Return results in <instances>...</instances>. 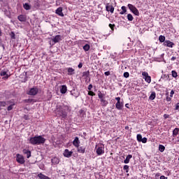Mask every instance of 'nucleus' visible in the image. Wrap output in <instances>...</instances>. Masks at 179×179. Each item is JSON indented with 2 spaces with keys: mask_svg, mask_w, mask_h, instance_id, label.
Segmentation results:
<instances>
[{
  "mask_svg": "<svg viewBox=\"0 0 179 179\" xmlns=\"http://www.w3.org/2000/svg\"><path fill=\"white\" fill-rule=\"evenodd\" d=\"M69 110V106L64 103L57 104L55 108V115L57 117H61V119L66 120L68 117V111Z\"/></svg>",
  "mask_w": 179,
  "mask_h": 179,
  "instance_id": "nucleus-1",
  "label": "nucleus"
},
{
  "mask_svg": "<svg viewBox=\"0 0 179 179\" xmlns=\"http://www.w3.org/2000/svg\"><path fill=\"white\" fill-rule=\"evenodd\" d=\"M45 141V138L42 136H34V137H30L29 139V143L33 145L44 144Z\"/></svg>",
  "mask_w": 179,
  "mask_h": 179,
  "instance_id": "nucleus-2",
  "label": "nucleus"
},
{
  "mask_svg": "<svg viewBox=\"0 0 179 179\" xmlns=\"http://www.w3.org/2000/svg\"><path fill=\"white\" fill-rule=\"evenodd\" d=\"M129 9L130 10V11L136 16H139L140 15V12L138 10V8L134 6L131 3H128L127 5Z\"/></svg>",
  "mask_w": 179,
  "mask_h": 179,
  "instance_id": "nucleus-3",
  "label": "nucleus"
},
{
  "mask_svg": "<svg viewBox=\"0 0 179 179\" xmlns=\"http://www.w3.org/2000/svg\"><path fill=\"white\" fill-rule=\"evenodd\" d=\"M106 10L111 14L114 13L115 7L113 6V3L110 2L106 4Z\"/></svg>",
  "mask_w": 179,
  "mask_h": 179,
  "instance_id": "nucleus-4",
  "label": "nucleus"
},
{
  "mask_svg": "<svg viewBox=\"0 0 179 179\" xmlns=\"http://www.w3.org/2000/svg\"><path fill=\"white\" fill-rule=\"evenodd\" d=\"M38 93V88L36 86H34L29 89L27 94L29 96H36Z\"/></svg>",
  "mask_w": 179,
  "mask_h": 179,
  "instance_id": "nucleus-5",
  "label": "nucleus"
},
{
  "mask_svg": "<svg viewBox=\"0 0 179 179\" xmlns=\"http://www.w3.org/2000/svg\"><path fill=\"white\" fill-rule=\"evenodd\" d=\"M16 162L19 164H24L25 163V159L23 155H21V154H16Z\"/></svg>",
  "mask_w": 179,
  "mask_h": 179,
  "instance_id": "nucleus-6",
  "label": "nucleus"
},
{
  "mask_svg": "<svg viewBox=\"0 0 179 179\" xmlns=\"http://www.w3.org/2000/svg\"><path fill=\"white\" fill-rule=\"evenodd\" d=\"M96 153L98 156H101L103 154L105 153V147L104 145H101L100 147H98L96 150Z\"/></svg>",
  "mask_w": 179,
  "mask_h": 179,
  "instance_id": "nucleus-7",
  "label": "nucleus"
},
{
  "mask_svg": "<svg viewBox=\"0 0 179 179\" xmlns=\"http://www.w3.org/2000/svg\"><path fill=\"white\" fill-rule=\"evenodd\" d=\"M51 41L53 43L52 45H54L62 41V36L61 35H56L54 38L51 39Z\"/></svg>",
  "mask_w": 179,
  "mask_h": 179,
  "instance_id": "nucleus-8",
  "label": "nucleus"
},
{
  "mask_svg": "<svg viewBox=\"0 0 179 179\" xmlns=\"http://www.w3.org/2000/svg\"><path fill=\"white\" fill-rule=\"evenodd\" d=\"M164 46H166L168 48H173L175 45V43L170 40H166L165 42L163 43Z\"/></svg>",
  "mask_w": 179,
  "mask_h": 179,
  "instance_id": "nucleus-9",
  "label": "nucleus"
},
{
  "mask_svg": "<svg viewBox=\"0 0 179 179\" xmlns=\"http://www.w3.org/2000/svg\"><path fill=\"white\" fill-rule=\"evenodd\" d=\"M55 14H57V15H59L62 17H64V14L63 13V8L62 7H58L55 10Z\"/></svg>",
  "mask_w": 179,
  "mask_h": 179,
  "instance_id": "nucleus-10",
  "label": "nucleus"
},
{
  "mask_svg": "<svg viewBox=\"0 0 179 179\" xmlns=\"http://www.w3.org/2000/svg\"><path fill=\"white\" fill-rule=\"evenodd\" d=\"M73 151H69V150L66 149L63 152V156L66 158H70L73 155Z\"/></svg>",
  "mask_w": 179,
  "mask_h": 179,
  "instance_id": "nucleus-11",
  "label": "nucleus"
},
{
  "mask_svg": "<svg viewBox=\"0 0 179 179\" xmlns=\"http://www.w3.org/2000/svg\"><path fill=\"white\" fill-rule=\"evenodd\" d=\"M72 144L75 148H79L80 144L79 137H75L74 140L72 141Z\"/></svg>",
  "mask_w": 179,
  "mask_h": 179,
  "instance_id": "nucleus-12",
  "label": "nucleus"
},
{
  "mask_svg": "<svg viewBox=\"0 0 179 179\" xmlns=\"http://www.w3.org/2000/svg\"><path fill=\"white\" fill-rule=\"evenodd\" d=\"M77 148V152L78 153H81V154H85V151H86V147L85 145H81L80 147V145H78V147H76Z\"/></svg>",
  "mask_w": 179,
  "mask_h": 179,
  "instance_id": "nucleus-13",
  "label": "nucleus"
},
{
  "mask_svg": "<svg viewBox=\"0 0 179 179\" xmlns=\"http://www.w3.org/2000/svg\"><path fill=\"white\" fill-rule=\"evenodd\" d=\"M70 93H71V95L75 98H78L80 96V92L76 89L71 90Z\"/></svg>",
  "mask_w": 179,
  "mask_h": 179,
  "instance_id": "nucleus-14",
  "label": "nucleus"
},
{
  "mask_svg": "<svg viewBox=\"0 0 179 179\" xmlns=\"http://www.w3.org/2000/svg\"><path fill=\"white\" fill-rule=\"evenodd\" d=\"M17 20L21 22H25L27 21V15H19L17 16Z\"/></svg>",
  "mask_w": 179,
  "mask_h": 179,
  "instance_id": "nucleus-15",
  "label": "nucleus"
},
{
  "mask_svg": "<svg viewBox=\"0 0 179 179\" xmlns=\"http://www.w3.org/2000/svg\"><path fill=\"white\" fill-rule=\"evenodd\" d=\"M51 163L52 165H57L60 163V159L59 158H57V157H54L53 158L51 159Z\"/></svg>",
  "mask_w": 179,
  "mask_h": 179,
  "instance_id": "nucleus-16",
  "label": "nucleus"
},
{
  "mask_svg": "<svg viewBox=\"0 0 179 179\" xmlns=\"http://www.w3.org/2000/svg\"><path fill=\"white\" fill-rule=\"evenodd\" d=\"M78 116L82 119H84L86 117L87 115H86V112H85L84 109H80V110L78 112Z\"/></svg>",
  "mask_w": 179,
  "mask_h": 179,
  "instance_id": "nucleus-17",
  "label": "nucleus"
},
{
  "mask_svg": "<svg viewBox=\"0 0 179 179\" xmlns=\"http://www.w3.org/2000/svg\"><path fill=\"white\" fill-rule=\"evenodd\" d=\"M124 107V103L123 102H116L115 103V108L118 110H122Z\"/></svg>",
  "mask_w": 179,
  "mask_h": 179,
  "instance_id": "nucleus-18",
  "label": "nucleus"
},
{
  "mask_svg": "<svg viewBox=\"0 0 179 179\" xmlns=\"http://www.w3.org/2000/svg\"><path fill=\"white\" fill-rule=\"evenodd\" d=\"M67 92V86L66 85H62L60 88V93L64 94Z\"/></svg>",
  "mask_w": 179,
  "mask_h": 179,
  "instance_id": "nucleus-19",
  "label": "nucleus"
},
{
  "mask_svg": "<svg viewBox=\"0 0 179 179\" xmlns=\"http://www.w3.org/2000/svg\"><path fill=\"white\" fill-rule=\"evenodd\" d=\"M0 76L3 77V78L7 80L9 78V75L7 73L6 71H1L0 72Z\"/></svg>",
  "mask_w": 179,
  "mask_h": 179,
  "instance_id": "nucleus-20",
  "label": "nucleus"
},
{
  "mask_svg": "<svg viewBox=\"0 0 179 179\" xmlns=\"http://www.w3.org/2000/svg\"><path fill=\"white\" fill-rule=\"evenodd\" d=\"M67 72H68V75L69 76H73L75 74V69L72 67H68L66 69Z\"/></svg>",
  "mask_w": 179,
  "mask_h": 179,
  "instance_id": "nucleus-21",
  "label": "nucleus"
},
{
  "mask_svg": "<svg viewBox=\"0 0 179 179\" xmlns=\"http://www.w3.org/2000/svg\"><path fill=\"white\" fill-rule=\"evenodd\" d=\"M22 152L24 155H26L27 159L30 158L31 156V152L29 150H23Z\"/></svg>",
  "mask_w": 179,
  "mask_h": 179,
  "instance_id": "nucleus-22",
  "label": "nucleus"
},
{
  "mask_svg": "<svg viewBox=\"0 0 179 179\" xmlns=\"http://www.w3.org/2000/svg\"><path fill=\"white\" fill-rule=\"evenodd\" d=\"M100 102L103 107H106L108 104V101L105 99V98L100 99Z\"/></svg>",
  "mask_w": 179,
  "mask_h": 179,
  "instance_id": "nucleus-23",
  "label": "nucleus"
},
{
  "mask_svg": "<svg viewBox=\"0 0 179 179\" xmlns=\"http://www.w3.org/2000/svg\"><path fill=\"white\" fill-rule=\"evenodd\" d=\"M133 155H131V154H129V155L127 157H126V159L124 160V163L125 164H127L129 163L130 159H132Z\"/></svg>",
  "mask_w": 179,
  "mask_h": 179,
  "instance_id": "nucleus-24",
  "label": "nucleus"
},
{
  "mask_svg": "<svg viewBox=\"0 0 179 179\" xmlns=\"http://www.w3.org/2000/svg\"><path fill=\"white\" fill-rule=\"evenodd\" d=\"M23 8L26 10H29L31 9V6L29 5L28 3H23Z\"/></svg>",
  "mask_w": 179,
  "mask_h": 179,
  "instance_id": "nucleus-25",
  "label": "nucleus"
},
{
  "mask_svg": "<svg viewBox=\"0 0 179 179\" xmlns=\"http://www.w3.org/2000/svg\"><path fill=\"white\" fill-rule=\"evenodd\" d=\"M105 96L104 93H102L100 90L98 91V97L100 100L104 99Z\"/></svg>",
  "mask_w": 179,
  "mask_h": 179,
  "instance_id": "nucleus-26",
  "label": "nucleus"
},
{
  "mask_svg": "<svg viewBox=\"0 0 179 179\" xmlns=\"http://www.w3.org/2000/svg\"><path fill=\"white\" fill-rule=\"evenodd\" d=\"M156 98V92H152L150 96H149V99L151 101L155 100Z\"/></svg>",
  "mask_w": 179,
  "mask_h": 179,
  "instance_id": "nucleus-27",
  "label": "nucleus"
},
{
  "mask_svg": "<svg viewBox=\"0 0 179 179\" xmlns=\"http://www.w3.org/2000/svg\"><path fill=\"white\" fill-rule=\"evenodd\" d=\"M178 134H179V128L176 127V129L173 130V136L176 137L178 135Z\"/></svg>",
  "mask_w": 179,
  "mask_h": 179,
  "instance_id": "nucleus-28",
  "label": "nucleus"
},
{
  "mask_svg": "<svg viewBox=\"0 0 179 179\" xmlns=\"http://www.w3.org/2000/svg\"><path fill=\"white\" fill-rule=\"evenodd\" d=\"M122 11L120 12V15H124L127 13V7L125 6H122L121 7Z\"/></svg>",
  "mask_w": 179,
  "mask_h": 179,
  "instance_id": "nucleus-29",
  "label": "nucleus"
},
{
  "mask_svg": "<svg viewBox=\"0 0 179 179\" xmlns=\"http://www.w3.org/2000/svg\"><path fill=\"white\" fill-rule=\"evenodd\" d=\"M83 49L85 52H87L90 50V44H85L83 45Z\"/></svg>",
  "mask_w": 179,
  "mask_h": 179,
  "instance_id": "nucleus-30",
  "label": "nucleus"
},
{
  "mask_svg": "<svg viewBox=\"0 0 179 179\" xmlns=\"http://www.w3.org/2000/svg\"><path fill=\"white\" fill-rule=\"evenodd\" d=\"M165 40H166L165 36L160 35V36H159V41L160 43H164V42H165Z\"/></svg>",
  "mask_w": 179,
  "mask_h": 179,
  "instance_id": "nucleus-31",
  "label": "nucleus"
},
{
  "mask_svg": "<svg viewBox=\"0 0 179 179\" xmlns=\"http://www.w3.org/2000/svg\"><path fill=\"white\" fill-rule=\"evenodd\" d=\"M38 177L40 179H50V178H48V176H45V175H43V173H38Z\"/></svg>",
  "mask_w": 179,
  "mask_h": 179,
  "instance_id": "nucleus-32",
  "label": "nucleus"
},
{
  "mask_svg": "<svg viewBox=\"0 0 179 179\" xmlns=\"http://www.w3.org/2000/svg\"><path fill=\"white\" fill-rule=\"evenodd\" d=\"M166 149V147H164L162 144H159V151L161 152H164Z\"/></svg>",
  "mask_w": 179,
  "mask_h": 179,
  "instance_id": "nucleus-33",
  "label": "nucleus"
},
{
  "mask_svg": "<svg viewBox=\"0 0 179 179\" xmlns=\"http://www.w3.org/2000/svg\"><path fill=\"white\" fill-rule=\"evenodd\" d=\"M145 81L148 83H150L152 81V78L150 76H148L145 78Z\"/></svg>",
  "mask_w": 179,
  "mask_h": 179,
  "instance_id": "nucleus-34",
  "label": "nucleus"
},
{
  "mask_svg": "<svg viewBox=\"0 0 179 179\" xmlns=\"http://www.w3.org/2000/svg\"><path fill=\"white\" fill-rule=\"evenodd\" d=\"M127 17L129 21L131 22L134 20V17L131 13L127 14Z\"/></svg>",
  "mask_w": 179,
  "mask_h": 179,
  "instance_id": "nucleus-35",
  "label": "nucleus"
},
{
  "mask_svg": "<svg viewBox=\"0 0 179 179\" xmlns=\"http://www.w3.org/2000/svg\"><path fill=\"white\" fill-rule=\"evenodd\" d=\"M109 28L111 29L112 31H115V24H111L110 23L108 24Z\"/></svg>",
  "mask_w": 179,
  "mask_h": 179,
  "instance_id": "nucleus-36",
  "label": "nucleus"
},
{
  "mask_svg": "<svg viewBox=\"0 0 179 179\" xmlns=\"http://www.w3.org/2000/svg\"><path fill=\"white\" fill-rule=\"evenodd\" d=\"M10 37L11 39H13V40H15V39H16L15 34L14 31L10 32Z\"/></svg>",
  "mask_w": 179,
  "mask_h": 179,
  "instance_id": "nucleus-37",
  "label": "nucleus"
},
{
  "mask_svg": "<svg viewBox=\"0 0 179 179\" xmlns=\"http://www.w3.org/2000/svg\"><path fill=\"white\" fill-rule=\"evenodd\" d=\"M172 77L176 78L178 77V73L176 71H171Z\"/></svg>",
  "mask_w": 179,
  "mask_h": 179,
  "instance_id": "nucleus-38",
  "label": "nucleus"
},
{
  "mask_svg": "<svg viewBox=\"0 0 179 179\" xmlns=\"http://www.w3.org/2000/svg\"><path fill=\"white\" fill-rule=\"evenodd\" d=\"M143 139V136H142V134H137L136 136V140L138 142H141Z\"/></svg>",
  "mask_w": 179,
  "mask_h": 179,
  "instance_id": "nucleus-39",
  "label": "nucleus"
},
{
  "mask_svg": "<svg viewBox=\"0 0 179 179\" xmlns=\"http://www.w3.org/2000/svg\"><path fill=\"white\" fill-rule=\"evenodd\" d=\"M87 94L89 96H96V93L92 90H89L88 92H87Z\"/></svg>",
  "mask_w": 179,
  "mask_h": 179,
  "instance_id": "nucleus-40",
  "label": "nucleus"
},
{
  "mask_svg": "<svg viewBox=\"0 0 179 179\" xmlns=\"http://www.w3.org/2000/svg\"><path fill=\"white\" fill-rule=\"evenodd\" d=\"M7 105V102L5 101H0V107H5Z\"/></svg>",
  "mask_w": 179,
  "mask_h": 179,
  "instance_id": "nucleus-41",
  "label": "nucleus"
},
{
  "mask_svg": "<svg viewBox=\"0 0 179 179\" xmlns=\"http://www.w3.org/2000/svg\"><path fill=\"white\" fill-rule=\"evenodd\" d=\"M90 71H84L83 72V76H86L87 78L89 77L90 76Z\"/></svg>",
  "mask_w": 179,
  "mask_h": 179,
  "instance_id": "nucleus-42",
  "label": "nucleus"
},
{
  "mask_svg": "<svg viewBox=\"0 0 179 179\" xmlns=\"http://www.w3.org/2000/svg\"><path fill=\"white\" fill-rule=\"evenodd\" d=\"M123 170L126 171V173H129V165H124Z\"/></svg>",
  "mask_w": 179,
  "mask_h": 179,
  "instance_id": "nucleus-43",
  "label": "nucleus"
},
{
  "mask_svg": "<svg viewBox=\"0 0 179 179\" xmlns=\"http://www.w3.org/2000/svg\"><path fill=\"white\" fill-rule=\"evenodd\" d=\"M129 76H130V74H129V73L128 71H126V72H124V73H123V76H124V78H129Z\"/></svg>",
  "mask_w": 179,
  "mask_h": 179,
  "instance_id": "nucleus-44",
  "label": "nucleus"
},
{
  "mask_svg": "<svg viewBox=\"0 0 179 179\" xmlns=\"http://www.w3.org/2000/svg\"><path fill=\"white\" fill-rule=\"evenodd\" d=\"M34 101L33 99H24V103H32Z\"/></svg>",
  "mask_w": 179,
  "mask_h": 179,
  "instance_id": "nucleus-45",
  "label": "nucleus"
},
{
  "mask_svg": "<svg viewBox=\"0 0 179 179\" xmlns=\"http://www.w3.org/2000/svg\"><path fill=\"white\" fill-rule=\"evenodd\" d=\"M141 142H142L143 143H147V142H148L147 137H143Z\"/></svg>",
  "mask_w": 179,
  "mask_h": 179,
  "instance_id": "nucleus-46",
  "label": "nucleus"
},
{
  "mask_svg": "<svg viewBox=\"0 0 179 179\" xmlns=\"http://www.w3.org/2000/svg\"><path fill=\"white\" fill-rule=\"evenodd\" d=\"M142 76H143V77H145V78L146 77H148V76H149V74H148V72L143 71V72H142Z\"/></svg>",
  "mask_w": 179,
  "mask_h": 179,
  "instance_id": "nucleus-47",
  "label": "nucleus"
},
{
  "mask_svg": "<svg viewBox=\"0 0 179 179\" xmlns=\"http://www.w3.org/2000/svg\"><path fill=\"white\" fill-rule=\"evenodd\" d=\"M13 106H14V104H11V105L8 106V108H7V110H8V111L12 110L13 108Z\"/></svg>",
  "mask_w": 179,
  "mask_h": 179,
  "instance_id": "nucleus-48",
  "label": "nucleus"
},
{
  "mask_svg": "<svg viewBox=\"0 0 179 179\" xmlns=\"http://www.w3.org/2000/svg\"><path fill=\"white\" fill-rule=\"evenodd\" d=\"M92 88H93V85H92V84H90V85H88V87H87V90H88L89 91H91V90H92Z\"/></svg>",
  "mask_w": 179,
  "mask_h": 179,
  "instance_id": "nucleus-49",
  "label": "nucleus"
},
{
  "mask_svg": "<svg viewBox=\"0 0 179 179\" xmlns=\"http://www.w3.org/2000/svg\"><path fill=\"white\" fill-rule=\"evenodd\" d=\"M23 119L25 120H29V116L28 115H24Z\"/></svg>",
  "mask_w": 179,
  "mask_h": 179,
  "instance_id": "nucleus-50",
  "label": "nucleus"
},
{
  "mask_svg": "<svg viewBox=\"0 0 179 179\" xmlns=\"http://www.w3.org/2000/svg\"><path fill=\"white\" fill-rule=\"evenodd\" d=\"M174 94H175V91L173 90H171L170 92V97L172 98Z\"/></svg>",
  "mask_w": 179,
  "mask_h": 179,
  "instance_id": "nucleus-51",
  "label": "nucleus"
},
{
  "mask_svg": "<svg viewBox=\"0 0 179 179\" xmlns=\"http://www.w3.org/2000/svg\"><path fill=\"white\" fill-rule=\"evenodd\" d=\"M171 99H172L171 96H166V101L170 102L171 101Z\"/></svg>",
  "mask_w": 179,
  "mask_h": 179,
  "instance_id": "nucleus-52",
  "label": "nucleus"
},
{
  "mask_svg": "<svg viewBox=\"0 0 179 179\" xmlns=\"http://www.w3.org/2000/svg\"><path fill=\"white\" fill-rule=\"evenodd\" d=\"M170 117V115H166V113H164V115H163V117L166 120L168 118H169Z\"/></svg>",
  "mask_w": 179,
  "mask_h": 179,
  "instance_id": "nucleus-53",
  "label": "nucleus"
},
{
  "mask_svg": "<svg viewBox=\"0 0 179 179\" xmlns=\"http://www.w3.org/2000/svg\"><path fill=\"white\" fill-rule=\"evenodd\" d=\"M104 75L106 76H109L110 75V71H105L104 72Z\"/></svg>",
  "mask_w": 179,
  "mask_h": 179,
  "instance_id": "nucleus-54",
  "label": "nucleus"
},
{
  "mask_svg": "<svg viewBox=\"0 0 179 179\" xmlns=\"http://www.w3.org/2000/svg\"><path fill=\"white\" fill-rule=\"evenodd\" d=\"M83 66V64L82 62H80L78 65V69H82Z\"/></svg>",
  "mask_w": 179,
  "mask_h": 179,
  "instance_id": "nucleus-55",
  "label": "nucleus"
},
{
  "mask_svg": "<svg viewBox=\"0 0 179 179\" xmlns=\"http://www.w3.org/2000/svg\"><path fill=\"white\" fill-rule=\"evenodd\" d=\"M115 100L117 101V103L121 102V98L120 96H117L115 97Z\"/></svg>",
  "mask_w": 179,
  "mask_h": 179,
  "instance_id": "nucleus-56",
  "label": "nucleus"
},
{
  "mask_svg": "<svg viewBox=\"0 0 179 179\" xmlns=\"http://www.w3.org/2000/svg\"><path fill=\"white\" fill-rule=\"evenodd\" d=\"M175 110H179V102L176 103Z\"/></svg>",
  "mask_w": 179,
  "mask_h": 179,
  "instance_id": "nucleus-57",
  "label": "nucleus"
},
{
  "mask_svg": "<svg viewBox=\"0 0 179 179\" xmlns=\"http://www.w3.org/2000/svg\"><path fill=\"white\" fill-rule=\"evenodd\" d=\"M159 179H168V178H166V176H164V175H162V176L159 177Z\"/></svg>",
  "mask_w": 179,
  "mask_h": 179,
  "instance_id": "nucleus-58",
  "label": "nucleus"
},
{
  "mask_svg": "<svg viewBox=\"0 0 179 179\" xmlns=\"http://www.w3.org/2000/svg\"><path fill=\"white\" fill-rule=\"evenodd\" d=\"M176 59V57H172L171 58V61H175Z\"/></svg>",
  "mask_w": 179,
  "mask_h": 179,
  "instance_id": "nucleus-59",
  "label": "nucleus"
},
{
  "mask_svg": "<svg viewBox=\"0 0 179 179\" xmlns=\"http://www.w3.org/2000/svg\"><path fill=\"white\" fill-rule=\"evenodd\" d=\"M161 176V173H156L155 176L156 177H159Z\"/></svg>",
  "mask_w": 179,
  "mask_h": 179,
  "instance_id": "nucleus-60",
  "label": "nucleus"
},
{
  "mask_svg": "<svg viewBox=\"0 0 179 179\" xmlns=\"http://www.w3.org/2000/svg\"><path fill=\"white\" fill-rule=\"evenodd\" d=\"M125 107L127 108H129V103H126V104H125Z\"/></svg>",
  "mask_w": 179,
  "mask_h": 179,
  "instance_id": "nucleus-61",
  "label": "nucleus"
},
{
  "mask_svg": "<svg viewBox=\"0 0 179 179\" xmlns=\"http://www.w3.org/2000/svg\"><path fill=\"white\" fill-rule=\"evenodd\" d=\"M129 129V126H126L125 129Z\"/></svg>",
  "mask_w": 179,
  "mask_h": 179,
  "instance_id": "nucleus-62",
  "label": "nucleus"
},
{
  "mask_svg": "<svg viewBox=\"0 0 179 179\" xmlns=\"http://www.w3.org/2000/svg\"><path fill=\"white\" fill-rule=\"evenodd\" d=\"M178 161H179V158H178Z\"/></svg>",
  "mask_w": 179,
  "mask_h": 179,
  "instance_id": "nucleus-63",
  "label": "nucleus"
}]
</instances>
